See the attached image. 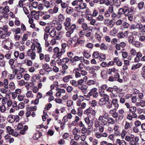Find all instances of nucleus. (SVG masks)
I'll use <instances>...</instances> for the list:
<instances>
[{
  "label": "nucleus",
  "mask_w": 145,
  "mask_h": 145,
  "mask_svg": "<svg viewBox=\"0 0 145 145\" xmlns=\"http://www.w3.org/2000/svg\"><path fill=\"white\" fill-rule=\"evenodd\" d=\"M84 80H83L82 79H81L78 80L77 81V84H78V87L79 86H81V85H82L84 84Z\"/></svg>",
  "instance_id": "nucleus-43"
},
{
  "label": "nucleus",
  "mask_w": 145,
  "mask_h": 145,
  "mask_svg": "<svg viewBox=\"0 0 145 145\" xmlns=\"http://www.w3.org/2000/svg\"><path fill=\"white\" fill-rule=\"evenodd\" d=\"M95 82L93 80H89L87 82V84L89 85H90L91 84H94Z\"/></svg>",
  "instance_id": "nucleus-56"
},
{
  "label": "nucleus",
  "mask_w": 145,
  "mask_h": 145,
  "mask_svg": "<svg viewBox=\"0 0 145 145\" xmlns=\"http://www.w3.org/2000/svg\"><path fill=\"white\" fill-rule=\"evenodd\" d=\"M130 14V10L126 7L125 8L124 12V14L126 16H127Z\"/></svg>",
  "instance_id": "nucleus-19"
},
{
  "label": "nucleus",
  "mask_w": 145,
  "mask_h": 145,
  "mask_svg": "<svg viewBox=\"0 0 145 145\" xmlns=\"http://www.w3.org/2000/svg\"><path fill=\"white\" fill-rule=\"evenodd\" d=\"M113 20H112L107 23V26L110 28L113 27L114 23L113 22Z\"/></svg>",
  "instance_id": "nucleus-29"
},
{
  "label": "nucleus",
  "mask_w": 145,
  "mask_h": 145,
  "mask_svg": "<svg viewBox=\"0 0 145 145\" xmlns=\"http://www.w3.org/2000/svg\"><path fill=\"white\" fill-rule=\"evenodd\" d=\"M114 78L116 79V81L118 78H120V75L118 73L116 72L114 74Z\"/></svg>",
  "instance_id": "nucleus-51"
},
{
  "label": "nucleus",
  "mask_w": 145,
  "mask_h": 145,
  "mask_svg": "<svg viewBox=\"0 0 145 145\" xmlns=\"http://www.w3.org/2000/svg\"><path fill=\"white\" fill-rule=\"evenodd\" d=\"M38 3L37 2L34 1L32 3V7L35 8H37L38 6Z\"/></svg>",
  "instance_id": "nucleus-55"
},
{
  "label": "nucleus",
  "mask_w": 145,
  "mask_h": 145,
  "mask_svg": "<svg viewBox=\"0 0 145 145\" xmlns=\"http://www.w3.org/2000/svg\"><path fill=\"white\" fill-rule=\"evenodd\" d=\"M56 34V31L54 29L52 30L49 33L50 36L52 37H54Z\"/></svg>",
  "instance_id": "nucleus-27"
},
{
  "label": "nucleus",
  "mask_w": 145,
  "mask_h": 145,
  "mask_svg": "<svg viewBox=\"0 0 145 145\" xmlns=\"http://www.w3.org/2000/svg\"><path fill=\"white\" fill-rule=\"evenodd\" d=\"M107 107L108 108H111L112 107V101L111 102H110L108 101V102H107Z\"/></svg>",
  "instance_id": "nucleus-49"
},
{
  "label": "nucleus",
  "mask_w": 145,
  "mask_h": 145,
  "mask_svg": "<svg viewBox=\"0 0 145 145\" xmlns=\"http://www.w3.org/2000/svg\"><path fill=\"white\" fill-rule=\"evenodd\" d=\"M15 116L12 114L9 115L7 118V120L10 123H12L15 121Z\"/></svg>",
  "instance_id": "nucleus-7"
},
{
  "label": "nucleus",
  "mask_w": 145,
  "mask_h": 145,
  "mask_svg": "<svg viewBox=\"0 0 145 145\" xmlns=\"http://www.w3.org/2000/svg\"><path fill=\"white\" fill-rule=\"evenodd\" d=\"M42 67L43 68V69L44 70H45V71L46 72H48L49 71H47L46 70L48 69H51V68L50 67H49V65L47 64V63H45L44 64H43L42 65Z\"/></svg>",
  "instance_id": "nucleus-10"
},
{
  "label": "nucleus",
  "mask_w": 145,
  "mask_h": 145,
  "mask_svg": "<svg viewBox=\"0 0 145 145\" xmlns=\"http://www.w3.org/2000/svg\"><path fill=\"white\" fill-rule=\"evenodd\" d=\"M5 62L4 60H3L0 61V66L1 67H5Z\"/></svg>",
  "instance_id": "nucleus-59"
},
{
  "label": "nucleus",
  "mask_w": 145,
  "mask_h": 145,
  "mask_svg": "<svg viewBox=\"0 0 145 145\" xmlns=\"http://www.w3.org/2000/svg\"><path fill=\"white\" fill-rule=\"evenodd\" d=\"M54 52L55 53H57L56 55H55L56 56V57L59 58V57L62 55V54L65 52V50L63 49H61V51L59 52V48L56 47L54 49Z\"/></svg>",
  "instance_id": "nucleus-1"
},
{
  "label": "nucleus",
  "mask_w": 145,
  "mask_h": 145,
  "mask_svg": "<svg viewBox=\"0 0 145 145\" xmlns=\"http://www.w3.org/2000/svg\"><path fill=\"white\" fill-rule=\"evenodd\" d=\"M126 8V7L125 6L122 8H120L118 10V14L120 15H121L123 14H124L125 8Z\"/></svg>",
  "instance_id": "nucleus-23"
},
{
  "label": "nucleus",
  "mask_w": 145,
  "mask_h": 145,
  "mask_svg": "<svg viewBox=\"0 0 145 145\" xmlns=\"http://www.w3.org/2000/svg\"><path fill=\"white\" fill-rule=\"evenodd\" d=\"M109 81L110 82H114L115 81H116V79L114 78V76H110L108 79Z\"/></svg>",
  "instance_id": "nucleus-62"
},
{
  "label": "nucleus",
  "mask_w": 145,
  "mask_h": 145,
  "mask_svg": "<svg viewBox=\"0 0 145 145\" xmlns=\"http://www.w3.org/2000/svg\"><path fill=\"white\" fill-rule=\"evenodd\" d=\"M9 88L13 90L15 88L14 84L12 82H11L9 83Z\"/></svg>",
  "instance_id": "nucleus-34"
},
{
  "label": "nucleus",
  "mask_w": 145,
  "mask_h": 145,
  "mask_svg": "<svg viewBox=\"0 0 145 145\" xmlns=\"http://www.w3.org/2000/svg\"><path fill=\"white\" fill-rule=\"evenodd\" d=\"M26 61H27V65L28 66H31L32 65V62L31 60H27L25 59L24 61H24L25 63L26 62Z\"/></svg>",
  "instance_id": "nucleus-35"
},
{
  "label": "nucleus",
  "mask_w": 145,
  "mask_h": 145,
  "mask_svg": "<svg viewBox=\"0 0 145 145\" xmlns=\"http://www.w3.org/2000/svg\"><path fill=\"white\" fill-rule=\"evenodd\" d=\"M82 42V40H80L78 39L77 40L76 42L73 45V47L75 48L77 46H78L80 44H82L81 42Z\"/></svg>",
  "instance_id": "nucleus-18"
},
{
  "label": "nucleus",
  "mask_w": 145,
  "mask_h": 145,
  "mask_svg": "<svg viewBox=\"0 0 145 145\" xmlns=\"http://www.w3.org/2000/svg\"><path fill=\"white\" fill-rule=\"evenodd\" d=\"M78 88L81 90L84 89V90H86L87 89V87L86 85L83 84L82 85H81V86H79Z\"/></svg>",
  "instance_id": "nucleus-30"
},
{
  "label": "nucleus",
  "mask_w": 145,
  "mask_h": 145,
  "mask_svg": "<svg viewBox=\"0 0 145 145\" xmlns=\"http://www.w3.org/2000/svg\"><path fill=\"white\" fill-rule=\"evenodd\" d=\"M144 5V3L143 2H141L139 3L138 5V7L139 10L142 9L143 8Z\"/></svg>",
  "instance_id": "nucleus-24"
},
{
  "label": "nucleus",
  "mask_w": 145,
  "mask_h": 145,
  "mask_svg": "<svg viewBox=\"0 0 145 145\" xmlns=\"http://www.w3.org/2000/svg\"><path fill=\"white\" fill-rule=\"evenodd\" d=\"M108 123L111 124H113L115 123L114 120L112 118L109 117L107 119Z\"/></svg>",
  "instance_id": "nucleus-15"
},
{
  "label": "nucleus",
  "mask_w": 145,
  "mask_h": 145,
  "mask_svg": "<svg viewBox=\"0 0 145 145\" xmlns=\"http://www.w3.org/2000/svg\"><path fill=\"white\" fill-rule=\"evenodd\" d=\"M42 136V133L40 132H37L35 134V137L37 139H38Z\"/></svg>",
  "instance_id": "nucleus-42"
},
{
  "label": "nucleus",
  "mask_w": 145,
  "mask_h": 145,
  "mask_svg": "<svg viewBox=\"0 0 145 145\" xmlns=\"http://www.w3.org/2000/svg\"><path fill=\"white\" fill-rule=\"evenodd\" d=\"M93 46V44L91 43L87 44L86 46V47L89 48L91 49Z\"/></svg>",
  "instance_id": "nucleus-41"
},
{
  "label": "nucleus",
  "mask_w": 145,
  "mask_h": 145,
  "mask_svg": "<svg viewBox=\"0 0 145 145\" xmlns=\"http://www.w3.org/2000/svg\"><path fill=\"white\" fill-rule=\"evenodd\" d=\"M69 29L68 30H70L72 32H73L74 30L76 28V26L75 24H74L69 26Z\"/></svg>",
  "instance_id": "nucleus-17"
},
{
  "label": "nucleus",
  "mask_w": 145,
  "mask_h": 145,
  "mask_svg": "<svg viewBox=\"0 0 145 145\" xmlns=\"http://www.w3.org/2000/svg\"><path fill=\"white\" fill-rule=\"evenodd\" d=\"M86 4L85 3H81L79 5V7L80 9H84L86 8Z\"/></svg>",
  "instance_id": "nucleus-16"
},
{
  "label": "nucleus",
  "mask_w": 145,
  "mask_h": 145,
  "mask_svg": "<svg viewBox=\"0 0 145 145\" xmlns=\"http://www.w3.org/2000/svg\"><path fill=\"white\" fill-rule=\"evenodd\" d=\"M92 57L95 59H98L99 57H100V54L98 51L94 52L92 55Z\"/></svg>",
  "instance_id": "nucleus-9"
},
{
  "label": "nucleus",
  "mask_w": 145,
  "mask_h": 145,
  "mask_svg": "<svg viewBox=\"0 0 145 145\" xmlns=\"http://www.w3.org/2000/svg\"><path fill=\"white\" fill-rule=\"evenodd\" d=\"M58 18L61 21H63L64 20L65 18L63 15L60 14L58 16Z\"/></svg>",
  "instance_id": "nucleus-39"
},
{
  "label": "nucleus",
  "mask_w": 145,
  "mask_h": 145,
  "mask_svg": "<svg viewBox=\"0 0 145 145\" xmlns=\"http://www.w3.org/2000/svg\"><path fill=\"white\" fill-rule=\"evenodd\" d=\"M67 56L70 57V58H73L74 54L71 52H68L67 54Z\"/></svg>",
  "instance_id": "nucleus-53"
},
{
  "label": "nucleus",
  "mask_w": 145,
  "mask_h": 145,
  "mask_svg": "<svg viewBox=\"0 0 145 145\" xmlns=\"http://www.w3.org/2000/svg\"><path fill=\"white\" fill-rule=\"evenodd\" d=\"M20 28L18 27L16 29H13L12 30L13 31H15L16 34H19L20 33Z\"/></svg>",
  "instance_id": "nucleus-38"
},
{
  "label": "nucleus",
  "mask_w": 145,
  "mask_h": 145,
  "mask_svg": "<svg viewBox=\"0 0 145 145\" xmlns=\"http://www.w3.org/2000/svg\"><path fill=\"white\" fill-rule=\"evenodd\" d=\"M61 89L60 88H57V89L56 90L57 91V92L56 93V95L58 97H60L61 95V93L63 91H60Z\"/></svg>",
  "instance_id": "nucleus-37"
},
{
  "label": "nucleus",
  "mask_w": 145,
  "mask_h": 145,
  "mask_svg": "<svg viewBox=\"0 0 145 145\" xmlns=\"http://www.w3.org/2000/svg\"><path fill=\"white\" fill-rule=\"evenodd\" d=\"M24 104L22 102H20L18 105V107H17V108H16V110H18L19 108H22L24 107Z\"/></svg>",
  "instance_id": "nucleus-28"
},
{
  "label": "nucleus",
  "mask_w": 145,
  "mask_h": 145,
  "mask_svg": "<svg viewBox=\"0 0 145 145\" xmlns=\"http://www.w3.org/2000/svg\"><path fill=\"white\" fill-rule=\"evenodd\" d=\"M70 144L71 145H78V143L75 142L73 139L71 140Z\"/></svg>",
  "instance_id": "nucleus-54"
},
{
  "label": "nucleus",
  "mask_w": 145,
  "mask_h": 145,
  "mask_svg": "<svg viewBox=\"0 0 145 145\" xmlns=\"http://www.w3.org/2000/svg\"><path fill=\"white\" fill-rule=\"evenodd\" d=\"M15 61L14 59H10L9 60L8 63L10 65H14Z\"/></svg>",
  "instance_id": "nucleus-57"
},
{
  "label": "nucleus",
  "mask_w": 145,
  "mask_h": 145,
  "mask_svg": "<svg viewBox=\"0 0 145 145\" xmlns=\"http://www.w3.org/2000/svg\"><path fill=\"white\" fill-rule=\"evenodd\" d=\"M61 7L62 8H64L67 7V4L66 3L62 2L61 4Z\"/></svg>",
  "instance_id": "nucleus-50"
},
{
  "label": "nucleus",
  "mask_w": 145,
  "mask_h": 145,
  "mask_svg": "<svg viewBox=\"0 0 145 145\" xmlns=\"http://www.w3.org/2000/svg\"><path fill=\"white\" fill-rule=\"evenodd\" d=\"M83 54L84 56L87 58H89L91 56L90 54L89 53H88L86 51H84L83 52Z\"/></svg>",
  "instance_id": "nucleus-20"
},
{
  "label": "nucleus",
  "mask_w": 145,
  "mask_h": 145,
  "mask_svg": "<svg viewBox=\"0 0 145 145\" xmlns=\"http://www.w3.org/2000/svg\"><path fill=\"white\" fill-rule=\"evenodd\" d=\"M100 49L101 50H106L107 49L106 46L105 45L104 43H102L100 46Z\"/></svg>",
  "instance_id": "nucleus-36"
},
{
  "label": "nucleus",
  "mask_w": 145,
  "mask_h": 145,
  "mask_svg": "<svg viewBox=\"0 0 145 145\" xmlns=\"http://www.w3.org/2000/svg\"><path fill=\"white\" fill-rule=\"evenodd\" d=\"M74 11L73 9L71 7H68L66 9V12L68 14H71Z\"/></svg>",
  "instance_id": "nucleus-14"
},
{
  "label": "nucleus",
  "mask_w": 145,
  "mask_h": 145,
  "mask_svg": "<svg viewBox=\"0 0 145 145\" xmlns=\"http://www.w3.org/2000/svg\"><path fill=\"white\" fill-rule=\"evenodd\" d=\"M29 56L31 57V59H32L34 60L35 58L36 54L35 52L31 53V56Z\"/></svg>",
  "instance_id": "nucleus-48"
},
{
  "label": "nucleus",
  "mask_w": 145,
  "mask_h": 145,
  "mask_svg": "<svg viewBox=\"0 0 145 145\" xmlns=\"http://www.w3.org/2000/svg\"><path fill=\"white\" fill-rule=\"evenodd\" d=\"M122 56L123 58H126L128 56V53L127 52H122Z\"/></svg>",
  "instance_id": "nucleus-63"
},
{
  "label": "nucleus",
  "mask_w": 145,
  "mask_h": 145,
  "mask_svg": "<svg viewBox=\"0 0 145 145\" xmlns=\"http://www.w3.org/2000/svg\"><path fill=\"white\" fill-rule=\"evenodd\" d=\"M73 61H78L80 60V59L78 56H75L73 57Z\"/></svg>",
  "instance_id": "nucleus-61"
},
{
  "label": "nucleus",
  "mask_w": 145,
  "mask_h": 145,
  "mask_svg": "<svg viewBox=\"0 0 145 145\" xmlns=\"http://www.w3.org/2000/svg\"><path fill=\"white\" fill-rule=\"evenodd\" d=\"M42 2L44 3V6L47 8H48L50 7V4L49 1H46V0L44 1H42Z\"/></svg>",
  "instance_id": "nucleus-31"
},
{
  "label": "nucleus",
  "mask_w": 145,
  "mask_h": 145,
  "mask_svg": "<svg viewBox=\"0 0 145 145\" xmlns=\"http://www.w3.org/2000/svg\"><path fill=\"white\" fill-rule=\"evenodd\" d=\"M69 60V59L68 57H65L63 58L62 59V62L63 64H65L68 62Z\"/></svg>",
  "instance_id": "nucleus-40"
},
{
  "label": "nucleus",
  "mask_w": 145,
  "mask_h": 145,
  "mask_svg": "<svg viewBox=\"0 0 145 145\" xmlns=\"http://www.w3.org/2000/svg\"><path fill=\"white\" fill-rule=\"evenodd\" d=\"M116 109H114L110 111V113L112 114L113 117L116 118H117L119 116L118 113L116 112Z\"/></svg>",
  "instance_id": "nucleus-4"
},
{
  "label": "nucleus",
  "mask_w": 145,
  "mask_h": 145,
  "mask_svg": "<svg viewBox=\"0 0 145 145\" xmlns=\"http://www.w3.org/2000/svg\"><path fill=\"white\" fill-rule=\"evenodd\" d=\"M82 27L84 31H86L89 28L87 24L85 23H83L82 24Z\"/></svg>",
  "instance_id": "nucleus-21"
},
{
  "label": "nucleus",
  "mask_w": 145,
  "mask_h": 145,
  "mask_svg": "<svg viewBox=\"0 0 145 145\" xmlns=\"http://www.w3.org/2000/svg\"><path fill=\"white\" fill-rule=\"evenodd\" d=\"M97 90V89L95 88H94L90 90V91L88 94L87 95H85V96H87V98L91 96L92 95L95 93V92Z\"/></svg>",
  "instance_id": "nucleus-6"
},
{
  "label": "nucleus",
  "mask_w": 145,
  "mask_h": 145,
  "mask_svg": "<svg viewBox=\"0 0 145 145\" xmlns=\"http://www.w3.org/2000/svg\"><path fill=\"white\" fill-rule=\"evenodd\" d=\"M73 103V102L72 100H68L67 101V105L68 107H70L72 106Z\"/></svg>",
  "instance_id": "nucleus-46"
},
{
  "label": "nucleus",
  "mask_w": 145,
  "mask_h": 145,
  "mask_svg": "<svg viewBox=\"0 0 145 145\" xmlns=\"http://www.w3.org/2000/svg\"><path fill=\"white\" fill-rule=\"evenodd\" d=\"M71 19L70 18L67 17L66 18L65 22L64 23L65 29L66 31H68L69 29V26H70L71 25Z\"/></svg>",
  "instance_id": "nucleus-2"
},
{
  "label": "nucleus",
  "mask_w": 145,
  "mask_h": 145,
  "mask_svg": "<svg viewBox=\"0 0 145 145\" xmlns=\"http://www.w3.org/2000/svg\"><path fill=\"white\" fill-rule=\"evenodd\" d=\"M98 120L99 121H101V124L103 125H105L107 123V121L103 119V117H102V116H100L99 117Z\"/></svg>",
  "instance_id": "nucleus-8"
},
{
  "label": "nucleus",
  "mask_w": 145,
  "mask_h": 145,
  "mask_svg": "<svg viewBox=\"0 0 145 145\" xmlns=\"http://www.w3.org/2000/svg\"><path fill=\"white\" fill-rule=\"evenodd\" d=\"M133 45H134L136 47H139L140 46V43L138 41H134L133 42V44H132Z\"/></svg>",
  "instance_id": "nucleus-45"
},
{
  "label": "nucleus",
  "mask_w": 145,
  "mask_h": 145,
  "mask_svg": "<svg viewBox=\"0 0 145 145\" xmlns=\"http://www.w3.org/2000/svg\"><path fill=\"white\" fill-rule=\"evenodd\" d=\"M70 78H72V76L68 75L64 77L63 78V80L65 82H67L69 81Z\"/></svg>",
  "instance_id": "nucleus-13"
},
{
  "label": "nucleus",
  "mask_w": 145,
  "mask_h": 145,
  "mask_svg": "<svg viewBox=\"0 0 145 145\" xmlns=\"http://www.w3.org/2000/svg\"><path fill=\"white\" fill-rule=\"evenodd\" d=\"M130 144L131 145H137V143L134 140H131L130 142Z\"/></svg>",
  "instance_id": "nucleus-64"
},
{
  "label": "nucleus",
  "mask_w": 145,
  "mask_h": 145,
  "mask_svg": "<svg viewBox=\"0 0 145 145\" xmlns=\"http://www.w3.org/2000/svg\"><path fill=\"white\" fill-rule=\"evenodd\" d=\"M97 19L99 21H103L104 19V17L103 15H99L97 17Z\"/></svg>",
  "instance_id": "nucleus-58"
},
{
  "label": "nucleus",
  "mask_w": 145,
  "mask_h": 145,
  "mask_svg": "<svg viewBox=\"0 0 145 145\" xmlns=\"http://www.w3.org/2000/svg\"><path fill=\"white\" fill-rule=\"evenodd\" d=\"M112 105L114 106L115 109H117L119 106L118 103V100L116 99H113L112 101Z\"/></svg>",
  "instance_id": "nucleus-5"
},
{
  "label": "nucleus",
  "mask_w": 145,
  "mask_h": 145,
  "mask_svg": "<svg viewBox=\"0 0 145 145\" xmlns=\"http://www.w3.org/2000/svg\"><path fill=\"white\" fill-rule=\"evenodd\" d=\"M3 8L4 9V10L5 12V13L7 14V13L8 12H9V7L8 6H5L4 8Z\"/></svg>",
  "instance_id": "nucleus-47"
},
{
  "label": "nucleus",
  "mask_w": 145,
  "mask_h": 145,
  "mask_svg": "<svg viewBox=\"0 0 145 145\" xmlns=\"http://www.w3.org/2000/svg\"><path fill=\"white\" fill-rule=\"evenodd\" d=\"M7 129L6 132L8 133L10 135L12 134V133L14 131V130L12 129L10 126H7L6 127Z\"/></svg>",
  "instance_id": "nucleus-11"
},
{
  "label": "nucleus",
  "mask_w": 145,
  "mask_h": 145,
  "mask_svg": "<svg viewBox=\"0 0 145 145\" xmlns=\"http://www.w3.org/2000/svg\"><path fill=\"white\" fill-rule=\"evenodd\" d=\"M133 39L134 37L132 35H130L128 37V40L129 42L132 44H133V42L135 41Z\"/></svg>",
  "instance_id": "nucleus-22"
},
{
  "label": "nucleus",
  "mask_w": 145,
  "mask_h": 145,
  "mask_svg": "<svg viewBox=\"0 0 145 145\" xmlns=\"http://www.w3.org/2000/svg\"><path fill=\"white\" fill-rule=\"evenodd\" d=\"M103 98H102V99L104 100V101H106V102H108L109 101V96L106 94H105V95L103 96Z\"/></svg>",
  "instance_id": "nucleus-33"
},
{
  "label": "nucleus",
  "mask_w": 145,
  "mask_h": 145,
  "mask_svg": "<svg viewBox=\"0 0 145 145\" xmlns=\"http://www.w3.org/2000/svg\"><path fill=\"white\" fill-rule=\"evenodd\" d=\"M86 103H83L81 105V107H79L78 109L79 112L80 113L81 109L84 108L86 107Z\"/></svg>",
  "instance_id": "nucleus-32"
},
{
  "label": "nucleus",
  "mask_w": 145,
  "mask_h": 145,
  "mask_svg": "<svg viewBox=\"0 0 145 145\" xmlns=\"http://www.w3.org/2000/svg\"><path fill=\"white\" fill-rule=\"evenodd\" d=\"M129 111L130 112L132 113L133 117V118H135L137 117V115L135 113L137 111V108L135 106L131 107Z\"/></svg>",
  "instance_id": "nucleus-3"
},
{
  "label": "nucleus",
  "mask_w": 145,
  "mask_h": 145,
  "mask_svg": "<svg viewBox=\"0 0 145 145\" xmlns=\"http://www.w3.org/2000/svg\"><path fill=\"white\" fill-rule=\"evenodd\" d=\"M106 102L104 100L101 98L99 102V104L101 106L103 105L106 104Z\"/></svg>",
  "instance_id": "nucleus-25"
},
{
  "label": "nucleus",
  "mask_w": 145,
  "mask_h": 145,
  "mask_svg": "<svg viewBox=\"0 0 145 145\" xmlns=\"http://www.w3.org/2000/svg\"><path fill=\"white\" fill-rule=\"evenodd\" d=\"M117 36L119 38L121 39L127 37V35L124 34L123 32H120L117 34Z\"/></svg>",
  "instance_id": "nucleus-12"
},
{
  "label": "nucleus",
  "mask_w": 145,
  "mask_h": 145,
  "mask_svg": "<svg viewBox=\"0 0 145 145\" xmlns=\"http://www.w3.org/2000/svg\"><path fill=\"white\" fill-rule=\"evenodd\" d=\"M131 54L133 56H135L136 54V51L134 49H131L130 51Z\"/></svg>",
  "instance_id": "nucleus-52"
},
{
  "label": "nucleus",
  "mask_w": 145,
  "mask_h": 145,
  "mask_svg": "<svg viewBox=\"0 0 145 145\" xmlns=\"http://www.w3.org/2000/svg\"><path fill=\"white\" fill-rule=\"evenodd\" d=\"M70 83L73 86H74L75 87H78V84H77V82L74 80H72L70 81Z\"/></svg>",
  "instance_id": "nucleus-26"
},
{
  "label": "nucleus",
  "mask_w": 145,
  "mask_h": 145,
  "mask_svg": "<svg viewBox=\"0 0 145 145\" xmlns=\"http://www.w3.org/2000/svg\"><path fill=\"white\" fill-rule=\"evenodd\" d=\"M135 124L136 127H138L140 126L141 124V122L138 120H137L135 122Z\"/></svg>",
  "instance_id": "nucleus-60"
},
{
  "label": "nucleus",
  "mask_w": 145,
  "mask_h": 145,
  "mask_svg": "<svg viewBox=\"0 0 145 145\" xmlns=\"http://www.w3.org/2000/svg\"><path fill=\"white\" fill-rule=\"evenodd\" d=\"M50 17V14H46L44 16H43L42 18L44 20H47Z\"/></svg>",
  "instance_id": "nucleus-44"
}]
</instances>
